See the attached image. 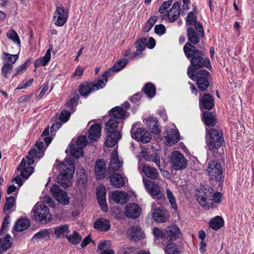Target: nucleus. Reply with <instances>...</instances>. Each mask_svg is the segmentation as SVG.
Wrapping results in <instances>:
<instances>
[{"label":"nucleus","mask_w":254,"mask_h":254,"mask_svg":"<svg viewBox=\"0 0 254 254\" xmlns=\"http://www.w3.org/2000/svg\"><path fill=\"white\" fill-rule=\"evenodd\" d=\"M96 195L101 209L104 212H107L108 210V207L106 203V190L105 187L104 186L99 187L97 190Z\"/></svg>","instance_id":"4be33fe9"},{"label":"nucleus","mask_w":254,"mask_h":254,"mask_svg":"<svg viewBox=\"0 0 254 254\" xmlns=\"http://www.w3.org/2000/svg\"><path fill=\"white\" fill-rule=\"evenodd\" d=\"M74 165L71 162L64 161L59 166L60 174L57 176L58 182L63 188L70 185V180L74 172Z\"/></svg>","instance_id":"7ed1b4c3"},{"label":"nucleus","mask_w":254,"mask_h":254,"mask_svg":"<svg viewBox=\"0 0 254 254\" xmlns=\"http://www.w3.org/2000/svg\"><path fill=\"white\" fill-rule=\"evenodd\" d=\"M6 36L16 44L18 48L20 47V41L17 33L14 30H10L6 33Z\"/></svg>","instance_id":"3c124183"},{"label":"nucleus","mask_w":254,"mask_h":254,"mask_svg":"<svg viewBox=\"0 0 254 254\" xmlns=\"http://www.w3.org/2000/svg\"><path fill=\"white\" fill-rule=\"evenodd\" d=\"M111 185L115 188H121L126 185L125 178L118 173H115L109 177Z\"/></svg>","instance_id":"c756f323"},{"label":"nucleus","mask_w":254,"mask_h":254,"mask_svg":"<svg viewBox=\"0 0 254 254\" xmlns=\"http://www.w3.org/2000/svg\"><path fill=\"white\" fill-rule=\"evenodd\" d=\"M35 219L42 224H45L51 221V214L48 207L44 204H37L33 210Z\"/></svg>","instance_id":"6e6552de"},{"label":"nucleus","mask_w":254,"mask_h":254,"mask_svg":"<svg viewBox=\"0 0 254 254\" xmlns=\"http://www.w3.org/2000/svg\"><path fill=\"white\" fill-rule=\"evenodd\" d=\"M87 144V137L85 136H80L78 137L76 141L69 145L70 154L76 158H78L83 155V148Z\"/></svg>","instance_id":"1a4fd4ad"},{"label":"nucleus","mask_w":254,"mask_h":254,"mask_svg":"<svg viewBox=\"0 0 254 254\" xmlns=\"http://www.w3.org/2000/svg\"><path fill=\"white\" fill-rule=\"evenodd\" d=\"M4 55H5L4 59L5 63L10 64L12 65L18 60L19 57L18 54L11 55L5 53Z\"/></svg>","instance_id":"680f3d73"},{"label":"nucleus","mask_w":254,"mask_h":254,"mask_svg":"<svg viewBox=\"0 0 254 254\" xmlns=\"http://www.w3.org/2000/svg\"><path fill=\"white\" fill-rule=\"evenodd\" d=\"M68 227L69 226L67 224L60 225L55 227L54 228L55 235L58 238L62 236L66 237V236H67V234L68 233Z\"/></svg>","instance_id":"a19ab883"},{"label":"nucleus","mask_w":254,"mask_h":254,"mask_svg":"<svg viewBox=\"0 0 254 254\" xmlns=\"http://www.w3.org/2000/svg\"><path fill=\"white\" fill-rule=\"evenodd\" d=\"M166 195L172 207L174 210H177L178 209V206L176 203V199L172 192L170 190L167 189L166 190Z\"/></svg>","instance_id":"5fc2aeb1"},{"label":"nucleus","mask_w":254,"mask_h":254,"mask_svg":"<svg viewBox=\"0 0 254 254\" xmlns=\"http://www.w3.org/2000/svg\"><path fill=\"white\" fill-rule=\"evenodd\" d=\"M123 126V122L110 118L105 124V131L106 132L115 133L118 135V133H120Z\"/></svg>","instance_id":"4468645a"},{"label":"nucleus","mask_w":254,"mask_h":254,"mask_svg":"<svg viewBox=\"0 0 254 254\" xmlns=\"http://www.w3.org/2000/svg\"><path fill=\"white\" fill-rule=\"evenodd\" d=\"M180 4L177 1L174 3L167 16L169 21L173 22L177 20L180 14Z\"/></svg>","instance_id":"2f4dec72"},{"label":"nucleus","mask_w":254,"mask_h":254,"mask_svg":"<svg viewBox=\"0 0 254 254\" xmlns=\"http://www.w3.org/2000/svg\"><path fill=\"white\" fill-rule=\"evenodd\" d=\"M123 164V162L119 160L117 151H114L111 153L109 169L113 171L119 170Z\"/></svg>","instance_id":"7c9ffc66"},{"label":"nucleus","mask_w":254,"mask_h":254,"mask_svg":"<svg viewBox=\"0 0 254 254\" xmlns=\"http://www.w3.org/2000/svg\"><path fill=\"white\" fill-rule=\"evenodd\" d=\"M157 17L156 16H151L144 27L143 31L145 32H148L154 25L157 21Z\"/></svg>","instance_id":"bf43d9fd"},{"label":"nucleus","mask_w":254,"mask_h":254,"mask_svg":"<svg viewBox=\"0 0 254 254\" xmlns=\"http://www.w3.org/2000/svg\"><path fill=\"white\" fill-rule=\"evenodd\" d=\"M87 182V176L85 173L84 170H81L78 173V183L82 186L85 185Z\"/></svg>","instance_id":"052dcab7"},{"label":"nucleus","mask_w":254,"mask_h":254,"mask_svg":"<svg viewBox=\"0 0 254 254\" xmlns=\"http://www.w3.org/2000/svg\"><path fill=\"white\" fill-rule=\"evenodd\" d=\"M141 211V208L137 204L129 203L126 205L125 213L128 218L135 219L140 216Z\"/></svg>","instance_id":"a211bd4d"},{"label":"nucleus","mask_w":254,"mask_h":254,"mask_svg":"<svg viewBox=\"0 0 254 254\" xmlns=\"http://www.w3.org/2000/svg\"><path fill=\"white\" fill-rule=\"evenodd\" d=\"M94 228L100 231L106 232L111 228L110 222L107 219L100 218L94 222Z\"/></svg>","instance_id":"c85d7f7f"},{"label":"nucleus","mask_w":254,"mask_h":254,"mask_svg":"<svg viewBox=\"0 0 254 254\" xmlns=\"http://www.w3.org/2000/svg\"><path fill=\"white\" fill-rule=\"evenodd\" d=\"M198 21H196V16L195 14L192 12L190 11L189 12L186 19V24L188 25H194Z\"/></svg>","instance_id":"13d9d810"},{"label":"nucleus","mask_w":254,"mask_h":254,"mask_svg":"<svg viewBox=\"0 0 254 254\" xmlns=\"http://www.w3.org/2000/svg\"><path fill=\"white\" fill-rule=\"evenodd\" d=\"M26 160L23 158L20 165L17 168V171L20 172V175L27 179L32 174L34 168L31 166L26 167Z\"/></svg>","instance_id":"cd10ccee"},{"label":"nucleus","mask_w":254,"mask_h":254,"mask_svg":"<svg viewBox=\"0 0 254 254\" xmlns=\"http://www.w3.org/2000/svg\"><path fill=\"white\" fill-rule=\"evenodd\" d=\"M204 32L202 24L200 22L196 23L195 27H190L187 30V36L188 39L187 43L193 45L198 44L201 38H203Z\"/></svg>","instance_id":"39448f33"},{"label":"nucleus","mask_w":254,"mask_h":254,"mask_svg":"<svg viewBox=\"0 0 254 254\" xmlns=\"http://www.w3.org/2000/svg\"><path fill=\"white\" fill-rule=\"evenodd\" d=\"M138 168L146 177L151 179H156L159 176V172L156 169L147 164H140Z\"/></svg>","instance_id":"5701e85b"},{"label":"nucleus","mask_w":254,"mask_h":254,"mask_svg":"<svg viewBox=\"0 0 254 254\" xmlns=\"http://www.w3.org/2000/svg\"><path fill=\"white\" fill-rule=\"evenodd\" d=\"M165 251L167 254H179L181 252L178 246L172 243L167 245Z\"/></svg>","instance_id":"de8ad7c7"},{"label":"nucleus","mask_w":254,"mask_h":254,"mask_svg":"<svg viewBox=\"0 0 254 254\" xmlns=\"http://www.w3.org/2000/svg\"><path fill=\"white\" fill-rule=\"evenodd\" d=\"M94 90L91 82H84L79 86V93L81 96H85Z\"/></svg>","instance_id":"79ce46f5"},{"label":"nucleus","mask_w":254,"mask_h":254,"mask_svg":"<svg viewBox=\"0 0 254 254\" xmlns=\"http://www.w3.org/2000/svg\"><path fill=\"white\" fill-rule=\"evenodd\" d=\"M35 146L36 147V149L37 150V155H39L41 157H42L44 154V143L42 141H38L35 144Z\"/></svg>","instance_id":"69168bd1"},{"label":"nucleus","mask_w":254,"mask_h":254,"mask_svg":"<svg viewBox=\"0 0 254 254\" xmlns=\"http://www.w3.org/2000/svg\"><path fill=\"white\" fill-rule=\"evenodd\" d=\"M94 170L95 176L97 179L104 178L106 174V167L105 161L101 159L97 160Z\"/></svg>","instance_id":"a878e982"},{"label":"nucleus","mask_w":254,"mask_h":254,"mask_svg":"<svg viewBox=\"0 0 254 254\" xmlns=\"http://www.w3.org/2000/svg\"><path fill=\"white\" fill-rule=\"evenodd\" d=\"M127 60L126 59L119 60L111 68L107 70L102 74L104 80L107 82L108 76L112 75L114 72H117L122 69L127 65Z\"/></svg>","instance_id":"f3484780"},{"label":"nucleus","mask_w":254,"mask_h":254,"mask_svg":"<svg viewBox=\"0 0 254 254\" xmlns=\"http://www.w3.org/2000/svg\"><path fill=\"white\" fill-rule=\"evenodd\" d=\"M30 225L29 220L26 218L23 217L17 220L13 228L16 232H20L27 229Z\"/></svg>","instance_id":"f704fd0d"},{"label":"nucleus","mask_w":254,"mask_h":254,"mask_svg":"<svg viewBox=\"0 0 254 254\" xmlns=\"http://www.w3.org/2000/svg\"><path fill=\"white\" fill-rule=\"evenodd\" d=\"M147 44V38H141L135 44L136 51L132 53L131 59L142 57V52L144 50Z\"/></svg>","instance_id":"393cba45"},{"label":"nucleus","mask_w":254,"mask_h":254,"mask_svg":"<svg viewBox=\"0 0 254 254\" xmlns=\"http://www.w3.org/2000/svg\"><path fill=\"white\" fill-rule=\"evenodd\" d=\"M143 182L145 189L154 198L160 200L163 198L164 195L157 184L147 179H143Z\"/></svg>","instance_id":"9b49d317"},{"label":"nucleus","mask_w":254,"mask_h":254,"mask_svg":"<svg viewBox=\"0 0 254 254\" xmlns=\"http://www.w3.org/2000/svg\"><path fill=\"white\" fill-rule=\"evenodd\" d=\"M147 128L153 133L157 134L160 132V129L157 118L151 117L146 121Z\"/></svg>","instance_id":"473e14b6"},{"label":"nucleus","mask_w":254,"mask_h":254,"mask_svg":"<svg viewBox=\"0 0 254 254\" xmlns=\"http://www.w3.org/2000/svg\"><path fill=\"white\" fill-rule=\"evenodd\" d=\"M109 115L111 118L119 121L125 120L129 116V114L121 107L116 106L109 111Z\"/></svg>","instance_id":"412c9836"},{"label":"nucleus","mask_w":254,"mask_h":254,"mask_svg":"<svg viewBox=\"0 0 254 254\" xmlns=\"http://www.w3.org/2000/svg\"><path fill=\"white\" fill-rule=\"evenodd\" d=\"M51 58V50L48 49L45 55L41 58L36 60L34 62V66L37 67L40 66H45L50 61Z\"/></svg>","instance_id":"58836bf2"},{"label":"nucleus","mask_w":254,"mask_h":254,"mask_svg":"<svg viewBox=\"0 0 254 254\" xmlns=\"http://www.w3.org/2000/svg\"><path fill=\"white\" fill-rule=\"evenodd\" d=\"M107 134V138L105 141V144L109 147H112L117 143L118 141L121 137V133L116 134L115 133L106 132Z\"/></svg>","instance_id":"4c0bfd02"},{"label":"nucleus","mask_w":254,"mask_h":254,"mask_svg":"<svg viewBox=\"0 0 254 254\" xmlns=\"http://www.w3.org/2000/svg\"><path fill=\"white\" fill-rule=\"evenodd\" d=\"M172 0L165 1L159 8V12L161 14L164 13L165 11L171 5Z\"/></svg>","instance_id":"338daca9"},{"label":"nucleus","mask_w":254,"mask_h":254,"mask_svg":"<svg viewBox=\"0 0 254 254\" xmlns=\"http://www.w3.org/2000/svg\"><path fill=\"white\" fill-rule=\"evenodd\" d=\"M128 231L131 236V240L137 241L144 237V233L142 230L137 226H132L130 227Z\"/></svg>","instance_id":"72a5a7b5"},{"label":"nucleus","mask_w":254,"mask_h":254,"mask_svg":"<svg viewBox=\"0 0 254 254\" xmlns=\"http://www.w3.org/2000/svg\"><path fill=\"white\" fill-rule=\"evenodd\" d=\"M152 209H153V217L156 222L163 223L168 220L169 215L166 210L157 208L155 204L152 205Z\"/></svg>","instance_id":"aec40b11"},{"label":"nucleus","mask_w":254,"mask_h":254,"mask_svg":"<svg viewBox=\"0 0 254 254\" xmlns=\"http://www.w3.org/2000/svg\"><path fill=\"white\" fill-rule=\"evenodd\" d=\"M206 144L208 149L212 152L217 151L224 144L223 131L221 129L206 128Z\"/></svg>","instance_id":"f03ea898"},{"label":"nucleus","mask_w":254,"mask_h":254,"mask_svg":"<svg viewBox=\"0 0 254 254\" xmlns=\"http://www.w3.org/2000/svg\"><path fill=\"white\" fill-rule=\"evenodd\" d=\"M131 137L142 143L149 142L151 139L150 133L144 128L140 127L139 123L132 125L130 130Z\"/></svg>","instance_id":"423d86ee"},{"label":"nucleus","mask_w":254,"mask_h":254,"mask_svg":"<svg viewBox=\"0 0 254 254\" xmlns=\"http://www.w3.org/2000/svg\"><path fill=\"white\" fill-rule=\"evenodd\" d=\"M106 83L107 82H106L104 79H98L97 81L92 83L93 90H95L103 88Z\"/></svg>","instance_id":"0e129e2a"},{"label":"nucleus","mask_w":254,"mask_h":254,"mask_svg":"<svg viewBox=\"0 0 254 254\" xmlns=\"http://www.w3.org/2000/svg\"><path fill=\"white\" fill-rule=\"evenodd\" d=\"M209 225L212 229L217 230L223 226L224 220L222 217L218 216L212 218L209 221Z\"/></svg>","instance_id":"ea45409f"},{"label":"nucleus","mask_w":254,"mask_h":254,"mask_svg":"<svg viewBox=\"0 0 254 254\" xmlns=\"http://www.w3.org/2000/svg\"><path fill=\"white\" fill-rule=\"evenodd\" d=\"M170 163L174 170H181L186 167L187 160L180 152L174 151L171 154Z\"/></svg>","instance_id":"9d476101"},{"label":"nucleus","mask_w":254,"mask_h":254,"mask_svg":"<svg viewBox=\"0 0 254 254\" xmlns=\"http://www.w3.org/2000/svg\"><path fill=\"white\" fill-rule=\"evenodd\" d=\"M37 154V150L36 149H32L29 151L28 155L26 157L27 160H26V162H27L28 166H30V165L34 163L35 159L41 157L39 155Z\"/></svg>","instance_id":"8fccbe9b"},{"label":"nucleus","mask_w":254,"mask_h":254,"mask_svg":"<svg viewBox=\"0 0 254 254\" xmlns=\"http://www.w3.org/2000/svg\"><path fill=\"white\" fill-rule=\"evenodd\" d=\"M13 66L10 64L4 63L1 69L2 75L6 78H8V73H10Z\"/></svg>","instance_id":"e2e57ef3"},{"label":"nucleus","mask_w":254,"mask_h":254,"mask_svg":"<svg viewBox=\"0 0 254 254\" xmlns=\"http://www.w3.org/2000/svg\"><path fill=\"white\" fill-rule=\"evenodd\" d=\"M50 191L59 203L64 205L68 204L69 200L67 193L63 190L58 185H54L51 188Z\"/></svg>","instance_id":"ddd939ff"},{"label":"nucleus","mask_w":254,"mask_h":254,"mask_svg":"<svg viewBox=\"0 0 254 254\" xmlns=\"http://www.w3.org/2000/svg\"><path fill=\"white\" fill-rule=\"evenodd\" d=\"M79 98V95L77 93H74L72 97L67 102L66 106L71 108L70 111H71L72 112L74 111L73 108L77 105Z\"/></svg>","instance_id":"864d4df0"},{"label":"nucleus","mask_w":254,"mask_h":254,"mask_svg":"<svg viewBox=\"0 0 254 254\" xmlns=\"http://www.w3.org/2000/svg\"><path fill=\"white\" fill-rule=\"evenodd\" d=\"M69 11L63 6H57L54 14L55 24L58 26H63L67 21Z\"/></svg>","instance_id":"f8f14e48"},{"label":"nucleus","mask_w":254,"mask_h":254,"mask_svg":"<svg viewBox=\"0 0 254 254\" xmlns=\"http://www.w3.org/2000/svg\"><path fill=\"white\" fill-rule=\"evenodd\" d=\"M188 76L192 80L205 78H211L210 73L204 69H199L193 70V68L188 67L187 68Z\"/></svg>","instance_id":"2eb2a0df"},{"label":"nucleus","mask_w":254,"mask_h":254,"mask_svg":"<svg viewBox=\"0 0 254 254\" xmlns=\"http://www.w3.org/2000/svg\"><path fill=\"white\" fill-rule=\"evenodd\" d=\"M134 250V248L133 247H123L118 251V254H130L132 253Z\"/></svg>","instance_id":"774afa93"},{"label":"nucleus","mask_w":254,"mask_h":254,"mask_svg":"<svg viewBox=\"0 0 254 254\" xmlns=\"http://www.w3.org/2000/svg\"><path fill=\"white\" fill-rule=\"evenodd\" d=\"M223 200V196L222 194L219 191L214 192L213 193L212 197H211L210 202L211 203V207L210 208H212L214 206V204H219Z\"/></svg>","instance_id":"603ef678"},{"label":"nucleus","mask_w":254,"mask_h":254,"mask_svg":"<svg viewBox=\"0 0 254 254\" xmlns=\"http://www.w3.org/2000/svg\"><path fill=\"white\" fill-rule=\"evenodd\" d=\"M206 172L211 181L218 183L222 185L223 169L221 164L217 161L213 160L208 162L206 167Z\"/></svg>","instance_id":"20e7f679"},{"label":"nucleus","mask_w":254,"mask_h":254,"mask_svg":"<svg viewBox=\"0 0 254 254\" xmlns=\"http://www.w3.org/2000/svg\"><path fill=\"white\" fill-rule=\"evenodd\" d=\"M66 238L73 245L78 244L82 239V237L75 231L72 234L66 236Z\"/></svg>","instance_id":"09e8293b"},{"label":"nucleus","mask_w":254,"mask_h":254,"mask_svg":"<svg viewBox=\"0 0 254 254\" xmlns=\"http://www.w3.org/2000/svg\"><path fill=\"white\" fill-rule=\"evenodd\" d=\"M181 231L176 225H171L165 230V237L169 241L177 240L180 237Z\"/></svg>","instance_id":"b1692460"},{"label":"nucleus","mask_w":254,"mask_h":254,"mask_svg":"<svg viewBox=\"0 0 254 254\" xmlns=\"http://www.w3.org/2000/svg\"><path fill=\"white\" fill-rule=\"evenodd\" d=\"M57 116L58 114H57L54 117L53 120H54L55 123L53 124L51 127V132L52 134L54 135L56 131L61 127L62 125L63 124L60 120H58Z\"/></svg>","instance_id":"6e6d98bb"},{"label":"nucleus","mask_w":254,"mask_h":254,"mask_svg":"<svg viewBox=\"0 0 254 254\" xmlns=\"http://www.w3.org/2000/svg\"><path fill=\"white\" fill-rule=\"evenodd\" d=\"M184 52L188 59H190V64L188 67L193 68V70L205 67L211 69L212 66L210 60L203 53L189 43H186L183 48Z\"/></svg>","instance_id":"f257e3e1"},{"label":"nucleus","mask_w":254,"mask_h":254,"mask_svg":"<svg viewBox=\"0 0 254 254\" xmlns=\"http://www.w3.org/2000/svg\"><path fill=\"white\" fill-rule=\"evenodd\" d=\"M211 78L193 80L196 82L197 86L199 90L202 92L205 91L209 86V80Z\"/></svg>","instance_id":"49530a36"},{"label":"nucleus","mask_w":254,"mask_h":254,"mask_svg":"<svg viewBox=\"0 0 254 254\" xmlns=\"http://www.w3.org/2000/svg\"><path fill=\"white\" fill-rule=\"evenodd\" d=\"M203 120L208 127H214L217 122L215 115L209 111H205L203 113Z\"/></svg>","instance_id":"c9c22d12"},{"label":"nucleus","mask_w":254,"mask_h":254,"mask_svg":"<svg viewBox=\"0 0 254 254\" xmlns=\"http://www.w3.org/2000/svg\"><path fill=\"white\" fill-rule=\"evenodd\" d=\"M127 193L125 191H116L112 194V199L117 203L124 204L127 202Z\"/></svg>","instance_id":"e433bc0d"},{"label":"nucleus","mask_w":254,"mask_h":254,"mask_svg":"<svg viewBox=\"0 0 254 254\" xmlns=\"http://www.w3.org/2000/svg\"><path fill=\"white\" fill-rule=\"evenodd\" d=\"M71 113H72L71 111H63L60 115H58L57 118L58 120H60L63 123H66L69 120Z\"/></svg>","instance_id":"4d7b16f0"},{"label":"nucleus","mask_w":254,"mask_h":254,"mask_svg":"<svg viewBox=\"0 0 254 254\" xmlns=\"http://www.w3.org/2000/svg\"><path fill=\"white\" fill-rule=\"evenodd\" d=\"M142 90L147 97L150 98L153 97L156 94L155 86L151 83L146 84Z\"/></svg>","instance_id":"37998d69"},{"label":"nucleus","mask_w":254,"mask_h":254,"mask_svg":"<svg viewBox=\"0 0 254 254\" xmlns=\"http://www.w3.org/2000/svg\"><path fill=\"white\" fill-rule=\"evenodd\" d=\"M214 192L213 189L208 186L202 187L197 194L196 200L199 204L205 209H209L211 207L210 200Z\"/></svg>","instance_id":"0eeeda50"},{"label":"nucleus","mask_w":254,"mask_h":254,"mask_svg":"<svg viewBox=\"0 0 254 254\" xmlns=\"http://www.w3.org/2000/svg\"><path fill=\"white\" fill-rule=\"evenodd\" d=\"M102 127L100 124H96L90 127L88 137L90 142L96 141L101 136Z\"/></svg>","instance_id":"bb28decb"},{"label":"nucleus","mask_w":254,"mask_h":254,"mask_svg":"<svg viewBox=\"0 0 254 254\" xmlns=\"http://www.w3.org/2000/svg\"><path fill=\"white\" fill-rule=\"evenodd\" d=\"M15 203V198L14 196L6 197V202L3 206V212L5 214H8L10 209L12 208Z\"/></svg>","instance_id":"a18cd8bd"},{"label":"nucleus","mask_w":254,"mask_h":254,"mask_svg":"<svg viewBox=\"0 0 254 254\" xmlns=\"http://www.w3.org/2000/svg\"><path fill=\"white\" fill-rule=\"evenodd\" d=\"M164 137L166 139V144L172 146L179 140V133L175 128H167L164 133Z\"/></svg>","instance_id":"dca6fc26"},{"label":"nucleus","mask_w":254,"mask_h":254,"mask_svg":"<svg viewBox=\"0 0 254 254\" xmlns=\"http://www.w3.org/2000/svg\"><path fill=\"white\" fill-rule=\"evenodd\" d=\"M199 105L200 110L206 109L210 110L214 106V101L213 96L208 93H205L202 97L200 95Z\"/></svg>","instance_id":"6ab92c4d"},{"label":"nucleus","mask_w":254,"mask_h":254,"mask_svg":"<svg viewBox=\"0 0 254 254\" xmlns=\"http://www.w3.org/2000/svg\"><path fill=\"white\" fill-rule=\"evenodd\" d=\"M50 237V232L48 229H44L35 234L32 237V240L38 242L42 239H49Z\"/></svg>","instance_id":"c03bdc74"}]
</instances>
